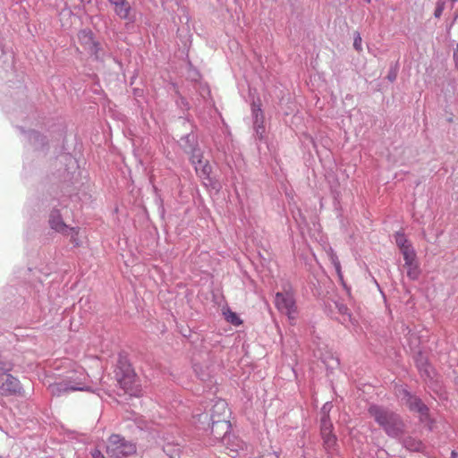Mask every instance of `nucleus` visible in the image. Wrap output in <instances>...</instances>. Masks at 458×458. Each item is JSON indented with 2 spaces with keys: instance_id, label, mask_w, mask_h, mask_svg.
I'll return each mask as SVG.
<instances>
[{
  "instance_id": "nucleus-1",
  "label": "nucleus",
  "mask_w": 458,
  "mask_h": 458,
  "mask_svg": "<svg viewBox=\"0 0 458 458\" xmlns=\"http://www.w3.org/2000/svg\"><path fill=\"white\" fill-rule=\"evenodd\" d=\"M369 413L389 437H400L404 434L405 425L394 411L382 406L371 405Z\"/></svg>"
},
{
  "instance_id": "nucleus-2",
  "label": "nucleus",
  "mask_w": 458,
  "mask_h": 458,
  "mask_svg": "<svg viewBox=\"0 0 458 458\" xmlns=\"http://www.w3.org/2000/svg\"><path fill=\"white\" fill-rule=\"evenodd\" d=\"M109 458H124L136 453V445L117 434L109 437L106 446Z\"/></svg>"
},
{
  "instance_id": "nucleus-3",
  "label": "nucleus",
  "mask_w": 458,
  "mask_h": 458,
  "mask_svg": "<svg viewBox=\"0 0 458 458\" xmlns=\"http://www.w3.org/2000/svg\"><path fill=\"white\" fill-rule=\"evenodd\" d=\"M275 305L276 309L281 313L286 315L291 321L295 320L297 306L293 293L291 290L277 293L275 297Z\"/></svg>"
},
{
  "instance_id": "nucleus-4",
  "label": "nucleus",
  "mask_w": 458,
  "mask_h": 458,
  "mask_svg": "<svg viewBox=\"0 0 458 458\" xmlns=\"http://www.w3.org/2000/svg\"><path fill=\"white\" fill-rule=\"evenodd\" d=\"M80 47L82 48L81 53L89 55H98L100 44L95 39L90 30H83L78 34Z\"/></svg>"
},
{
  "instance_id": "nucleus-5",
  "label": "nucleus",
  "mask_w": 458,
  "mask_h": 458,
  "mask_svg": "<svg viewBox=\"0 0 458 458\" xmlns=\"http://www.w3.org/2000/svg\"><path fill=\"white\" fill-rule=\"evenodd\" d=\"M333 425L327 416L321 419V436L323 438L324 447L327 452L330 453L335 449L336 437L332 433Z\"/></svg>"
},
{
  "instance_id": "nucleus-6",
  "label": "nucleus",
  "mask_w": 458,
  "mask_h": 458,
  "mask_svg": "<svg viewBox=\"0 0 458 458\" xmlns=\"http://www.w3.org/2000/svg\"><path fill=\"white\" fill-rule=\"evenodd\" d=\"M402 394H403V399H405V404L409 407L411 411H415L420 415V420L423 421L428 417V409L426 405L422 403V402L411 395L407 390L402 389Z\"/></svg>"
},
{
  "instance_id": "nucleus-7",
  "label": "nucleus",
  "mask_w": 458,
  "mask_h": 458,
  "mask_svg": "<svg viewBox=\"0 0 458 458\" xmlns=\"http://www.w3.org/2000/svg\"><path fill=\"white\" fill-rule=\"evenodd\" d=\"M49 390L53 395L59 396L69 391H89V387L85 386L81 381H78L75 385H72L70 382L50 385Z\"/></svg>"
},
{
  "instance_id": "nucleus-8",
  "label": "nucleus",
  "mask_w": 458,
  "mask_h": 458,
  "mask_svg": "<svg viewBox=\"0 0 458 458\" xmlns=\"http://www.w3.org/2000/svg\"><path fill=\"white\" fill-rule=\"evenodd\" d=\"M120 386L130 395H138L140 393L139 383L134 373H126L119 379Z\"/></svg>"
},
{
  "instance_id": "nucleus-9",
  "label": "nucleus",
  "mask_w": 458,
  "mask_h": 458,
  "mask_svg": "<svg viewBox=\"0 0 458 458\" xmlns=\"http://www.w3.org/2000/svg\"><path fill=\"white\" fill-rule=\"evenodd\" d=\"M21 389L19 380L12 375H5L4 381L0 385V393L4 395L19 394Z\"/></svg>"
},
{
  "instance_id": "nucleus-10",
  "label": "nucleus",
  "mask_w": 458,
  "mask_h": 458,
  "mask_svg": "<svg viewBox=\"0 0 458 458\" xmlns=\"http://www.w3.org/2000/svg\"><path fill=\"white\" fill-rule=\"evenodd\" d=\"M213 422L211 426V433L215 438L219 439L224 437L230 428V423L227 420H215L212 416Z\"/></svg>"
},
{
  "instance_id": "nucleus-11",
  "label": "nucleus",
  "mask_w": 458,
  "mask_h": 458,
  "mask_svg": "<svg viewBox=\"0 0 458 458\" xmlns=\"http://www.w3.org/2000/svg\"><path fill=\"white\" fill-rule=\"evenodd\" d=\"M114 6V13L123 20H130L131 4L127 0H109Z\"/></svg>"
},
{
  "instance_id": "nucleus-12",
  "label": "nucleus",
  "mask_w": 458,
  "mask_h": 458,
  "mask_svg": "<svg viewBox=\"0 0 458 458\" xmlns=\"http://www.w3.org/2000/svg\"><path fill=\"white\" fill-rule=\"evenodd\" d=\"M198 165L195 166L197 174L203 178L208 179L211 172V166L207 160H203L202 156H198Z\"/></svg>"
},
{
  "instance_id": "nucleus-13",
  "label": "nucleus",
  "mask_w": 458,
  "mask_h": 458,
  "mask_svg": "<svg viewBox=\"0 0 458 458\" xmlns=\"http://www.w3.org/2000/svg\"><path fill=\"white\" fill-rule=\"evenodd\" d=\"M51 227L55 230L56 232L66 233L68 227L64 223V221L61 219L58 212L54 213L51 215L50 220H49Z\"/></svg>"
},
{
  "instance_id": "nucleus-14",
  "label": "nucleus",
  "mask_w": 458,
  "mask_h": 458,
  "mask_svg": "<svg viewBox=\"0 0 458 458\" xmlns=\"http://www.w3.org/2000/svg\"><path fill=\"white\" fill-rule=\"evenodd\" d=\"M194 371L202 381H207L211 378V369L208 365L195 364Z\"/></svg>"
},
{
  "instance_id": "nucleus-15",
  "label": "nucleus",
  "mask_w": 458,
  "mask_h": 458,
  "mask_svg": "<svg viewBox=\"0 0 458 458\" xmlns=\"http://www.w3.org/2000/svg\"><path fill=\"white\" fill-rule=\"evenodd\" d=\"M406 268L407 276L411 280H416L419 278L420 270L417 260L411 261V263H406L403 265Z\"/></svg>"
},
{
  "instance_id": "nucleus-16",
  "label": "nucleus",
  "mask_w": 458,
  "mask_h": 458,
  "mask_svg": "<svg viewBox=\"0 0 458 458\" xmlns=\"http://www.w3.org/2000/svg\"><path fill=\"white\" fill-rule=\"evenodd\" d=\"M403 254L404 264L411 263V261L416 260V252L412 247V245L408 246L407 248L400 250Z\"/></svg>"
},
{
  "instance_id": "nucleus-17",
  "label": "nucleus",
  "mask_w": 458,
  "mask_h": 458,
  "mask_svg": "<svg viewBox=\"0 0 458 458\" xmlns=\"http://www.w3.org/2000/svg\"><path fill=\"white\" fill-rule=\"evenodd\" d=\"M404 446L411 450V451H420L421 447H422V444L420 441H418V440H415L413 438H407L404 440Z\"/></svg>"
},
{
  "instance_id": "nucleus-18",
  "label": "nucleus",
  "mask_w": 458,
  "mask_h": 458,
  "mask_svg": "<svg viewBox=\"0 0 458 458\" xmlns=\"http://www.w3.org/2000/svg\"><path fill=\"white\" fill-rule=\"evenodd\" d=\"M224 315L225 317V319L234 326H240L242 323L239 316L230 310L225 311Z\"/></svg>"
},
{
  "instance_id": "nucleus-19",
  "label": "nucleus",
  "mask_w": 458,
  "mask_h": 458,
  "mask_svg": "<svg viewBox=\"0 0 458 458\" xmlns=\"http://www.w3.org/2000/svg\"><path fill=\"white\" fill-rule=\"evenodd\" d=\"M395 242L400 250L407 248L408 246L411 245L410 241L406 238V236L403 233H396Z\"/></svg>"
},
{
  "instance_id": "nucleus-20",
  "label": "nucleus",
  "mask_w": 458,
  "mask_h": 458,
  "mask_svg": "<svg viewBox=\"0 0 458 458\" xmlns=\"http://www.w3.org/2000/svg\"><path fill=\"white\" fill-rule=\"evenodd\" d=\"M80 229L76 227L68 228L67 233L65 234L71 236V242L74 244V246H80L81 242L80 241L79 235Z\"/></svg>"
},
{
  "instance_id": "nucleus-21",
  "label": "nucleus",
  "mask_w": 458,
  "mask_h": 458,
  "mask_svg": "<svg viewBox=\"0 0 458 458\" xmlns=\"http://www.w3.org/2000/svg\"><path fill=\"white\" fill-rule=\"evenodd\" d=\"M445 3L444 1H438L436 4V9H435V13H434V15L436 18H440L444 10H445Z\"/></svg>"
},
{
  "instance_id": "nucleus-22",
  "label": "nucleus",
  "mask_w": 458,
  "mask_h": 458,
  "mask_svg": "<svg viewBox=\"0 0 458 458\" xmlns=\"http://www.w3.org/2000/svg\"><path fill=\"white\" fill-rule=\"evenodd\" d=\"M361 43L362 39L360 37V34L358 31L354 32V38H353V47L357 50H361Z\"/></svg>"
},
{
  "instance_id": "nucleus-23",
  "label": "nucleus",
  "mask_w": 458,
  "mask_h": 458,
  "mask_svg": "<svg viewBox=\"0 0 458 458\" xmlns=\"http://www.w3.org/2000/svg\"><path fill=\"white\" fill-rule=\"evenodd\" d=\"M332 262L335 266V268L339 276V277H342V270H341V265H340V262L338 260V259L336 257H332Z\"/></svg>"
},
{
  "instance_id": "nucleus-24",
  "label": "nucleus",
  "mask_w": 458,
  "mask_h": 458,
  "mask_svg": "<svg viewBox=\"0 0 458 458\" xmlns=\"http://www.w3.org/2000/svg\"><path fill=\"white\" fill-rule=\"evenodd\" d=\"M93 458H107L99 449L96 448L91 453Z\"/></svg>"
},
{
  "instance_id": "nucleus-25",
  "label": "nucleus",
  "mask_w": 458,
  "mask_h": 458,
  "mask_svg": "<svg viewBox=\"0 0 458 458\" xmlns=\"http://www.w3.org/2000/svg\"><path fill=\"white\" fill-rule=\"evenodd\" d=\"M253 114H254L255 118H256V123L259 122V116H260V120L261 121L263 120L262 111H261V109L259 107L253 108Z\"/></svg>"
},
{
  "instance_id": "nucleus-26",
  "label": "nucleus",
  "mask_w": 458,
  "mask_h": 458,
  "mask_svg": "<svg viewBox=\"0 0 458 458\" xmlns=\"http://www.w3.org/2000/svg\"><path fill=\"white\" fill-rule=\"evenodd\" d=\"M198 156H202L199 151H194L191 155V161L196 166L198 165Z\"/></svg>"
},
{
  "instance_id": "nucleus-27",
  "label": "nucleus",
  "mask_w": 458,
  "mask_h": 458,
  "mask_svg": "<svg viewBox=\"0 0 458 458\" xmlns=\"http://www.w3.org/2000/svg\"><path fill=\"white\" fill-rule=\"evenodd\" d=\"M214 408L223 410L224 412H225L227 409L226 404L225 403H218L215 405Z\"/></svg>"
},
{
  "instance_id": "nucleus-28",
  "label": "nucleus",
  "mask_w": 458,
  "mask_h": 458,
  "mask_svg": "<svg viewBox=\"0 0 458 458\" xmlns=\"http://www.w3.org/2000/svg\"><path fill=\"white\" fill-rule=\"evenodd\" d=\"M450 458H458V453L455 452V451H453L451 453V457Z\"/></svg>"
},
{
  "instance_id": "nucleus-29",
  "label": "nucleus",
  "mask_w": 458,
  "mask_h": 458,
  "mask_svg": "<svg viewBox=\"0 0 458 458\" xmlns=\"http://www.w3.org/2000/svg\"><path fill=\"white\" fill-rule=\"evenodd\" d=\"M269 455L272 457V458H279L278 454L276 453H272V454H269Z\"/></svg>"
},
{
  "instance_id": "nucleus-30",
  "label": "nucleus",
  "mask_w": 458,
  "mask_h": 458,
  "mask_svg": "<svg viewBox=\"0 0 458 458\" xmlns=\"http://www.w3.org/2000/svg\"><path fill=\"white\" fill-rule=\"evenodd\" d=\"M454 57H458V44H457V48L454 51Z\"/></svg>"
},
{
  "instance_id": "nucleus-31",
  "label": "nucleus",
  "mask_w": 458,
  "mask_h": 458,
  "mask_svg": "<svg viewBox=\"0 0 458 458\" xmlns=\"http://www.w3.org/2000/svg\"><path fill=\"white\" fill-rule=\"evenodd\" d=\"M388 78L390 81H394L395 79V74L389 75Z\"/></svg>"
},
{
  "instance_id": "nucleus-32",
  "label": "nucleus",
  "mask_w": 458,
  "mask_h": 458,
  "mask_svg": "<svg viewBox=\"0 0 458 458\" xmlns=\"http://www.w3.org/2000/svg\"><path fill=\"white\" fill-rule=\"evenodd\" d=\"M367 3H370L371 0H365Z\"/></svg>"
}]
</instances>
